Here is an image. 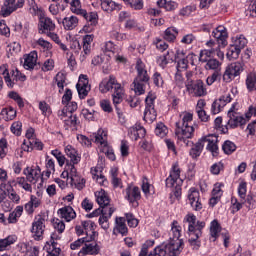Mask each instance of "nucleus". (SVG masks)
<instances>
[{
    "mask_svg": "<svg viewBox=\"0 0 256 256\" xmlns=\"http://www.w3.org/2000/svg\"><path fill=\"white\" fill-rule=\"evenodd\" d=\"M32 233L34 234V239L40 241L45 233V218L42 216H37L32 224Z\"/></svg>",
    "mask_w": 256,
    "mask_h": 256,
    "instance_id": "11",
    "label": "nucleus"
},
{
    "mask_svg": "<svg viewBox=\"0 0 256 256\" xmlns=\"http://www.w3.org/2000/svg\"><path fill=\"white\" fill-rule=\"evenodd\" d=\"M100 106L103 111L106 113H111L113 111V108L111 107V102L109 100H102L100 101Z\"/></svg>",
    "mask_w": 256,
    "mask_h": 256,
    "instance_id": "60",
    "label": "nucleus"
},
{
    "mask_svg": "<svg viewBox=\"0 0 256 256\" xmlns=\"http://www.w3.org/2000/svg\"><path fill=\"white\" fill-rule=\"evenodd\" d=\"M178 33L175 28H167L164 32V39L169 42L175 41Z\"/></svg>",
    "mask_w": 256,
    "mask_h": 256,
    "instance_id": "39",
    "label": "nucleus"
},
{
    "mask_svg": "<svg viewBox=\"0 0 256 256\" xmlns=\"http://www.w3.org/2000/svg\"><path fill=\"white\" fill-rule=\"evenodd\" d=\"M55 81L57 83V87L60 88L59 93H63L65 81H67V77L65 76V74L59 72L55 77Z\"/></svg>",
    "mask_w": 256,
    "mask_h": 256,
    "instance_id": "44",
    "label": "nucleus"
},
{
    "mask_svg": "<svg viewBox=\"0 0 256 256\" xmlns=\"http://www.w3.org/2000/svg\"><path fill=\"white\" fill-rule=\"evenodd\" d=\"M66 108H63L61 111H59L58 115L59 117H65L66 113H71L77 111V102H71L70 104H66Z\"/></svg>",
    "mask_w": 256,
    "mask_h": 256,
    "instance_id": "37",
    "label": "nucleus"
},
{
    "mask_svg": "<svg viewBox=\"0 0 256 256\" xmlns=\"http://www.w3.org/2000/svg\"><path fill=\"white\" fill-rule=\"evenodd\" d=\"M186 223H188V233H190V227H193L194 231H197L201 225L205 227V222H197V217L193 214H188L185 217Z\"/></svg>",
    "mask_w": 256,
    "mask_h": 256,
    "instance_id": "28",
    "label": "nucleus"
},
{
    "mask_svg": "<svg viewBox=\"0 0 256 256\" xmlns=\"http://www.w3.org/2000/svg\"><path fill=\"white\" fill-rule=\"evenodd\" d=\"M1 115H6L5 121H13L17 117V111L13 107L4 108L1 111Z\"/></svg>",
    "mask_w": 256,
    "mask_h": 256,
    "instance_id": "36",
    "label": "nucleus"
},
{
    "mask_svg": "<svg viewBox=\"0 0 256 256\" xmlns=\"http://www.w3.org/2000/svg\"><path fill=\"white\" fill-rule=\"evenodd\" d=\"M222 149L226 155H231L237 149V146L232 141L227 140L224 142Z\"/></svg>",
    "mask_w": 256,
    "mask_h": 256,
    "instance_id": "46",
    "label": "nucleus"
},
{
    "mask_svg": "<svg viewBox=\"0 0 256 256\" xmlns=\"http://www.w3.org/2000/svg\"><path fill=\"white\" fill-rule=\"evenodd\" d=\"M44 249H46L48 256H59L61 254V248L57 247L54 240L51 243L47 242Z\"/></svg>",
    "mask_w": 256,
    "mask_h": 256,
    "instance_id": "30",
    "label": "nucleus"
},
{
    "mask_svg": "<svg viewBox=\"0 0 256 256\" xmlns=\"http://www.w3.org/2000/svg\"><path fill=\"white\" fill-rule=\"evenodd\" d=\"M66 175L67 178L70 179V185H74L77 189H83V187H85V179H81L79 175H77L75 164H70V172H67Z\"/></svg>",
    "mask_w": 256,
    "mask_h": 256,
    "instance_id": "12",
    "label": "nucleus"
},
{
    "mask_svg": "<svg viewBox=\"0 0 256 256\" xmlns=\"http://www.w3.org/2000/svg\"><path fill=\"white\" fill-rule=\"evenodd\" d=\"M246 87L248 91H256V73L248 74L246 78Z\"/></svg>",
    "mask_w": 256,
    "mask_h": 256,
    "instance_id": "34",
    "label": "nucleus"
},
{
    "mask_svg": "<svg viewBox=\"0 0 256 256\" xmlns=\"http://www.w3.org/2000/svg\"><path fill=\"white\" fill-rule=\"evenodd\" d=\"M194 41H197V37L193 34H187L183 36L181 43H184L185 45H191Z\"/></svg>",
    "mask_w": 256,
    "mask_h": 256,
    "instance_id": "58",
    "label": "nucleus"
},
{
    "mask_svg": "<svg viewBox=\"0 0 256 256\" xmlns=\"http://www.w3.org/2000/svg\"><path fill=\"white\" fill-rule=\"evenodd\" d=\"M155 99L153 93H149L145 99L146 108L144 111V121L146 123H153L157 119V111H155Z\"/></svg>",
    "mask_w": 256,
    "mask_h": 256,
    "instance_id": "8",
    "label": "nucleus"
},
{
    "mask_svg": "<svg viewBox=\"0 0 256 256\" xmlns=\"http://www.w3.org/2000/svg\"><path fill=\"white\" fill-rule=\"evenodd\" d=\"M155 135L158 137H165L167 135V126L163 123H158L155 128Z\"/></svg>",
    "mask_w": 256,
    "mask_h": 256,
    "instance_id": "51",
    "label": "nucleus"
},
{
    "mask_svg": "<svg viewBox=\"0 0 256 256\" xmlns=\"http://www.w3.org/2000/svg\"><path fill=\"white\" fill-rule=\"evenodd\" d=\"M137 76L133 81L134 91L136 95L145 94V87L149 85V74L145 69V64L141 60L136 63Z\"/></svg>",
    "mask_w": 256,
    "mask_h": 256,
    "instance_id": "6",
    "label": "nucleus"
},
{
    "mask_svg": "<svg viewBox=\"0 0 256 256\" xmlns=\"http://www.w3.org/2000/svg\"><path fill=\"white\" fill-rule=\"evenodd\" d=\"M99 251H101V248L98 246L97 243L88 242L85 243L84 246L81 248V250L78 253V256L99 255Z\"/></svg>",
    "mask_w": 256,
    "mask_h": 256,
    "instance_id": "18",
    "label": "nucleus"
},
{
    "mask_svg": "<svg viewBox=\"0 0 256 256\" xmlns=\"http://www.w3.org/2000/svg\"><path fill=\"white\" fill-rule=\"evenodd\" d=\"M101 7L103 11L107 13H111V11H115V9H119V6L113 0H100Z\"/></svg>",
    "mask_w": 256,
    "mask_h": 256,
    "instance_id": "33",
    "label": "nucleus"
},
{
    "mask_svg": "<svg viewBox=\"0 0 256 256\" xmlns=\"http://www.w3.org/2000/svg\"><path fill=\"white\" fill-rule=\"evenodd\" d=\"M75 15H81V17H84L89 25H96L97 19H99V16L96 12L87 13V10L83 8H80V13H75Z\"/></svg>",
    "mask_w": 256,
    "mask_h": 256,
    "instance_id": "24",
    "label": "nucleus"
},
{
    "mask_svg": "<svg viewBox=\"0 0 256 256\" xmlns=\"http://www.w3.org/2000/svg\"><path fill=\"white\" fill-rule=\"evenodd\" d=\"M97 197V203L101 207L102 215L99 217V225L107 231L109 229V219L113 213H115V208L113 206H110V200L109 196L105 193V190H101L96 194Z\"/></svg>",
    "mask_w": 256,
    "mask_h": 256,
    "instance_id": "3",
    "label": "nucleus"
},
{
    "mask_svg": "<svg viewBox=\"0 0 256 256\" xmlns=\"http://www.w3.org/2000/svg\"><path fill=\"white\" fill-rule=\"evenodd\" d=\"M227 103H231V94L221 96L218 100L214 101V107H225Z\"/></svg>",
    "mask_w": 256,
    "mask_h": 256,
    "instance_id": "45",
    "label": "nucleus"
},
{
    "mask_svg": "<svg viewBox=\"0 0 256 256\" xmlns=\"http://www.w3.org/2000/svg\"><path fill=\"white\" fill-rule=\"evenodd\" d=\"M195 9H196L195 6H186L180 10V15H182V17H187L191 15V13L195 11Z\"/></svg>",
    "mask_w": 256,
    "mask_h": 256,
    "instance_id": "61",
    "label": "nucleus"
},
{
    "mask_svg": "<svg viewBox=\"0 0 256 256\" xmlns=\"http://www.w3.org/2000/svg\"><path fill=\"white\" fill-rule=\"evenodd\" d=\"M205 69L213 71H221V62L217 59H209L206 63Z\"/></svg>",
    "mask_w": 256,
    "mask_h": 256,
    "instance_id": "40",
    "label": "nucleus"
},
{
    "mask_svg": "<svg viewBox=\"0 0 256 256\" xmlns=\"http://www.w3.org/2000/svg\"><path fill=\"white\" fill-rule=\"evenodd\" d=\"M219 233H221V226L217 220H213L210 226V235L214 238V241L219 236Z\"/></svg>",
    "mask_w": 256,
    "mask_h": 256,
    "instance_id": "38",
    "label": "nucleus"
},
{
    "mask_svg": "<svg viewBox=\"0 0 256 256\" xmlns=\"http://www.w3.org/2000/svg\"><path fill=\"white\" fill-rule=\"evenodd\" d=\"M130 133L133 135L135 141L138 139H143L145 137L147 131L143 128V126L136 124L132 128H130Z\"/></svg>",
    "mask_w": 256,
    "mask_h": 256,
    "instance_id": "29",
    "label": "nucleus"
},
{
    "mask_svg": "<svg viewBox=\"0 0 256 256\" xmlns=\"http://www.w3.org/2000/svg\"><path fill=\"white\" fill-rule=\"evenodd\" d=\"M203 224H201V226L199 228H197L195 230V228H193V226H190V232H188L189 235V243L191 245V247H193V249H199V247L201 246L199 244V241H197V239H199V237H201V235H203Z\"/></svg>",
    "mask_w": 256,
    "mask_h": 256,
    "instance_id": "16",
    "label": "nucleus"
},
{
    "mask_svg": "<svg viewBox=\"0 0 256 256\" xmlns=\"http://www.w3.org/2000/svg\"><path fill=\"white\" fill-rule=\"evenodd\" d=\"M76 89L78 91L80 99H85L87 95L89 94V90L91 89L90 86L86 83H83L82 81H78L76 84Z\"/></svg>",
    "mask_w": 256,
    "mask_h": 256,
    "instance_id": "32",
    "label": "nucleus"
},
{
    "mask_svg": "<svg viewBox=\"0 0 256 256\" xmlns=\"http://www.w3.org/2000/svg\"><path fill=\"white\" fill-rule=\"evenodd\" d=\"M61 119L65 121L66 125L70 127H75L77 125V116L70 113H66L65 116H61Z\"/></svg>",
    "mask_w": 256,
    "mask_h": 256,
    "instance_id": "42",
    "label": "nucleus"
},
{
    "mask_svg": "<svg viewBox=\"0 0 256 256\" xmlns=\"http://www.w3.org/2000/svg\"><path fill=\"white\" fill-rule=\"evenodd\" d=\"M215 81H221V70H216L212 75L208 76L206 79L207 85H212Z\"/></svg>",
    "mask_w": 256,
    "mask_h": 256,
    "instance_id": "50",
    "label": "nucleus"
},
{
    "mask_svg": "<svg viewBox=\"0 0 256 256\" xmlns=\"http://www.w3.org/2000/svg\"><path fill=\"white\" fill-rule=\"evenodd\" d=\"M50 31H55L53 20L49 17H42L39 23V33H45L47 35Z\"/></svg>",
    "mask_w": 256,
    "mask_h": 256,
    "instance_id": "20",
    "label": "nucleus"
},
{
    "mask_svg": "<svg viewBox=\"0 0 256 256\" xmlns=\"http://www.w3.org/2000/svg\"><path fill=\"white\" fill-rule=\"evenodd\" d=\"M213 53H215V49L202 50L200 52L199 61H201V63H208L209 57H211V55H213Z\"/></svg>",
    "mask_w": 256,
    "mask_h": 256,
    "instance_id": "49",
    "label": "nucleus"
},
{
    "mask_svg": "<svg viewBox=\"0 0 256 256\" xmlns=\"http://www.w3.org/2000/svg\"><path fill=\"white\" fill-rule=\"evenodd\" d=\"M245 45H247V39L245 38H238L235 41L234 46L241 51V49H245Z\"/></svg>",
    "mask_w": 256,
    "mask_h": 256,
    "instance_id": "63",
    "label": "nucleus"
},
{
    "mask_svg": "<svg viewBox=\"0 0 256 256\" xmlns=\"http://www.w3.org/2000/svg\"><path fill=\"white\" fill-rule=\"evenodd\" d=\"M186 89L190 95L193 97H205L207 95V88H205V83L202 80H188L186 83Z\"/></svg>",
    "mask_w": 256,
    "mask_h": 256,
    "instance_id": "9",
    "label": "nucleus"
},
{
    "mask_svg": "<svg viewBox=\"0 0 256 256\" xmlns=\"http://www.w3.org/2000/svg\"><path fill=\"white\" fill-rule=\"evenodd\" d=\"M126 198L133 207H139V199H141V190L137 186H128L126 188Z\"/></svg>",
    "mask_w": 256,
    "mask_h": 256,
    "instance_id": "14",
    "label": "nucleus"
},
{
    "mask_svg": "<svg viewBox=\"0 0 256 256\" xmlns=\"http://www.w3.org/2000/svg\"><path fill=\"white\" fill-rule=\"evenodd\" d=\"M206 146L208 151H211L213 157L219 155V146L217 145V136L210 135L202 138L190 150V155L193 159H197L201 155V151Z\"/></svg>",
    "mask_w": 256,
    "mask_h": 256,
    "instance_id": "4",
    "label": "nucleus"
},
{
    "mask_svg": "<svg viewBox=\"0 0 256 256\" xmlns=\"http://www.w3.org/2000/svg\"><path fill=\"white\" fill-rule=\"evenodd\" d=\"M115 85H119L117 79L114 76H110L109 79H103L99 85L101 93H107L110 89H115Z\"/></svg>",
    "mask_w": 256,
    "mask_h": 256,
    "instance_id": "21",
    "label": "nucleus"
},
{
    "mask_svg": "<svg viewBox=\"0 0 256 256\" xmlns=\"http://www.w3.org/2000/svg\"><path fill=\"white\" fill-rule=\"evenodd\" d=\"M25 5V0H5L4 6H2L0 15L2 17H9L11 13L17 11V9H23Z\"/></svg>",
    "mask_w": 256,
    "mask_h": 256,
    "instance_id": "10",
    "label": "nucleus"
},
{
    "mask_svg": "<svg viewBox=\"0 0 256 256\" xmlns=\"http://www.w3.org/2000/svg\"><path fill=\"white\" fill-rule=\"evenodd\" d=\"M212 35L217 39L218 44L213 40H210L206 43L207 47H212L211 49L215 50V53L219 59H224L225 54L221 51L220 47H227V28L225 26H218L213 32Z\"/></svg>",
    "mask_w": 256,
    "mask_h": 256,
    "instance_id": "5",
    "label": "nucleus"
},
{
    "mask_svg": "<svg viewBox=\"0 0 256 256\" xmlns=\"http://www.w3.org/2000/svg\"><path fill=\"white\" fill-rule=\"evenodd\" d=\"M124 96H125V91L123 90V87L121 86V84H115L114 93L112 94V98H113L114 107H115L119 117H121V115L123 114L121 112V109L119 108V105H120V103H123Z\"/></svg>",
    "mask_w": 256,
    "mask_h": 256,
    "instance_id": "13",
    "label": "nucleus"
},
{
    "mask_svg": "<svg viewBox=\"0 0 256 256\" xmlns=\"http://www.w3.org/2000/svg\"><path fill=\"white\" fill-rule=\"evenodd\" d=\"M64 3H69L72 13H81V0H64Z\"/></svg>",
    "mask_w": 256,
    "mask_h": 256,
    "instance_id": "41",
    "label": "nucleus"
},
{
    "mask_svg": "<svg viewBox=\"0 0 256 256\" xmlns=\"http://www.w3.org/2000/svg\"><path fill=\"white\" fill-rule=\"evenodd\" d=\"M22 127H23V124L19 121H16L11 125V132L14 135L19 136L21 135Z\"/></svg>",
    "mask_w": 256,
    "mask_h": 256,
    "instance_id": "52",
    "label": "nucleus"
},
{
    "mask_svg": "<svg viewBox=\"0 0 256 256\" xmlns=\"http://www.w3.org/2000/svg\"><path fill=\"white\" fill-rule=\"evenodd\" d=\"M62 25L66 31H72V29L79 25V19L76 16L65 17L62 20Z\"/></svg>",
    "mask_w": 256,
    "mask_h": 256,
    "instance_id": "27",
    "label": "nucleus"
},
{
    "mask_svg": "<svg viewBox=\"0 0 256 256\" xmlns=\"http://www.w3.org/2000/svg\"><path fill=\"white\" fill-rule=\"evenodd\" d=\"M92 175H94V179H96L97 183H99V185H105V176L103 175H98L97 174V168H95L94 170L92 169Z\"/></svg>",
    "mask_w": 256,
    "mask_h": 256,
    "instance_id": "62",
    "label": "nucleus"
},
{
    "mask_svg": "<svg viewBox=\"0 0 256 256\" xmlns=\"http://www.w3.org/2000/svg\"><path fill=\"white\" fill-rule=\"evenodd\" d=\"M124 3H129L133 9H143V1L142 0H123Z\"/></svg>",
    "mask_w": 256,
    "mask_h": 256,
    "instance_id": "55",
    "label": "nucleus"
},
{
    "mask_svg": "<svg viewBox=\"0 0 256 256\" xmlns=\"http://www.w3.org/2000/svg\"><path fill=\"white\" fill-rule=\"evenodd\" d=\"M7 155V140H0V157L3 159Z\"/></svg>",
    "mask_w": 256,
    "mask_h": 256,
    "instance_id": "64",
    "label": "nucleus"
},
{
    "mask_svg": "<svg viewBox=\"0 0 256 256\" xmlns=\"http://www.w3.org/2000/svg\"><path fill=\"white\" fill-rule=\"evenodd\" d=\"M23 174L26 176L29 183H37L41 177V168L36 167H26L23 171Z\"/></svg>",
    "mask_w": 256,
    "mask_h": 256,
    "instance_id": "17",
    "label": "nucleus"
},
{
    "mask_svg": "<svg viewBox=\"0 0 256 256\" xmlns=\"http://www.w3.org/2000/svg\"><path fill=\"white\" fill-rule=\"evenodd\" d=\"M238 195L240 199H245L247 196V183L241 182L239 187H238Z\"/></svg>",
    "mask_w": 256,
    "mask_h": 256,
    "instance_id": "56",
    "label": "nucleus"
},
{
    "mask_svg": "<svg viewBox=\"0 0 256 256\" xmlns=\"http://www.w3.org/2000/svg\"><path fill=\"white\" fill-rule=\"evenodd\" d=\"M240 53H241V50L239 48H237V46L232 45L228 49L226 57H228V59H230V60L231 59H238Z\"/></svg>",
    "mask_w": 256,
    "mask_h": 256,
    "instance_id": "47",
    "label": "nucleus"
},
{
    "mask_svg": "<svg viewBox=\"0 0 256 256\" xmlns=\"http://www.w3.org/2000/svg\"><path fill=\"white\" fill-rule=\"evenodd\" d=\"M71 99H73V92L71 91V89L67 88L65 90V93L62 97V103L63 105L69 103V101H71Z\"/></svg>",
    "mask_w": 256,
    "mask_h": 256,
    "instance_id": "59",
    "label": "nucleus"
},
{
    "mask_svg": "<svg viewBox=\"0 0 256 256\" xmlns=\"http://www.w3.org/2000/svg\"><path fill=\"white\" fill-rule=\"evenodd\" d=\"M181 237V226L174 220L171 224L170 242L156 247L148 256H177L181 253L183 240Z\"/></svg>",
    "mask_w": 256,
    "mask_h": 256,
    "instance_id": "1",
    "label": "nucleus"
},
{
    "mask_svg": "<svg viewBox=\"0 0 256 256\" xmlns=\"http://www.w3.org/2000/svg\"><path fill=\"white\" fill-rule=\"evenodd\" d=\"M153 82L156 87H163V77L161 76V73L155 72L153 75Z\"/></svg>",
    "mask_w": 256,
    "mask_h": 256,
    "instance_id": "57",
    "label": "nucleus"
},
{
    "mask_svg": "<svg viewBox=\"0 0 256 256\" xmlns=\"http://www.w3.org/2000/svg\"><path fill=\"white\" fill-rule=\"evenodd\" d=\"M15 241H17V238L15 236H8L7 238L0 239V251H5L7 247L13 245Z\"/></svg>",
    "mask_w": 256,
    "mask_h": 256,
    "instance_id": "35",
    "label": "nucleus"
},
{
    "mask_svg": "<svg viewBox=\"0 0 256 256\" xmlns=\"http://www.w3.org/2000/svg\"><path fill=\"white\" fill-rule=\"evenodd\" d=\"M126 219L129 227H137L139 225V220H137V218H135L132 213H127Z\"/></svg>",
    "mask_w": 256,
    "mask_h": 256,
    "instance_id": "53",
    "label": "nucleus"
},
{
    "mask_svg": "<svg viewBox=\"0 0 256 256\" xmlns=\"http://www.w3.org/2000/svg\"><path fill=\"white\" fill-rule=\"evenodd\" d=\"M95 143L107 147V134L103 130H98V134L95 136Z\"/></svg>",
    "mask_w": 256,
    "mask_h": 256,
    "instance_id": "43",
    "label": "nucleus"
},
{
    "mask_svg": "<svg viewBox=\"0 0 256 256\" xmlns=\"http://www.w3.org/2000/svg\"><path fill=\"white\" fill-rule=\"evenodd\" d=\"M58 215H60L61 219H65L67 222L73 221V219L77 217V213H75V210H73V207L71 206L60 208L58 210Z\"/></svg>",
    "mask_w": 256,
    "mask_h": 256,
    "instance_id": "22",
    "label": "nucleus"
},
{
    "mask_svg": "<svg viewBox=\"0 0 256 256\" xmlns=\"http://www.w3.org/2000/svg\"><path fill=\"white\" fill-rule=\"evenodd\" d=\"M175 59L177 61L176 69L177 71H182L187 69L189 65V60H187V56L185 55L184 51H177L175 55Z\"/></svg>",
    "mask_w": 256,
    "mask_h": 256,
    "instance_id": "23",
    "label": "nucleus"
},
{
    "mask_svg": "<svg viewBox=\"0 0 256 256\" xmlns=\"http://www.w3.org/2000/svg\"><path fill=\"white\" fill-rule=\"evenodd\" d=\"M0 35H4V37L11 35V30L7 27L5 20L0 21Z\"/></svg>",
    "mask_w": 256,
    "mask_h": 256,
    "instance_id": "54",
    "label": "nucleus"
},
{
    "mask_svg": "<svg viewBox=\"0 0 256 256\" xmlns=\"http://www.w3.org/2000/svg\"><path fill=\"white\" fill-rule=\"evenodd\" d=\"M0 73L4 75V81H6L8 87H13V82L11 81V76H9L7 65L0 66Z\"/></svg>",
    "mask_w": 256,
    "mask_h": 256,
    "instance_id": "48",
    "label": "nucleus"
},
{
    "mask_svg": "<svg viewBox=\"0 0 256 256\" xmlns=\"http://www.w3.org/2000/svg\"><path fill=\"white\" fill-rule=\"evenodd\" d=\"M243 69V63L241 62H234L228 65L222 76L224 83H231L235 77H239L243 73Z\"/></svg>",
    "mask_w": 256,
    "mask_h": 256,
    "instance_id": "7",
    "label": "nucleus"
},
{
    "mask_svg": "<svg viewBox=\"0 0 256 256\" xmlns=\"http://www.w3.org/2000/svg\"><path fill=\"white\" fill-rule=\"evenodd\" d=\"M114 231H117V233H120V235H127V233H129V230L127 229V225L125 224V218L123 217L116 218V227Z\"/></svg>",
    "mask_w": 256,
    "mask_h": 256,
    "instance_id": "31",
    "label": "nucleus"
},
{
    "mask_svg": "<svg viewBox=\"0 0 256 256\" xmlns=\"http://www.w3.org/2000/svg\"><path fill=\"white\" fill-rule=\"evenodd\" d=\"M194 132L195 128H193V114L185 113L182 118V122L176 123L175 134L179 141H183V143L186 145H191L192 142L187 139H191Z\"/></svg>",
    "mask_w": 256,
    "mask_h": 256,
    "instance_id": "2",
    "label": "nucleus"
},
{
    "mask_svg": "<svg viewBox=\"0 0 256 256\" xmlns=\"http://www.w3.org/2000/svg\"><path fill=\"white\" fill-rule=\"evenodd\" d=\"M188 201L194 211H201V209H203V204L199 201V191L195 188L190 189Z\"/></svg>",
    "mask_w": 256,
    "mask_h": 256,
    "instance_id": "19",
    "label": "nucleus"
},
{
    "mask_svg": "<svg viewBox=\"0 0 256 256\" xmlns=\"http://www.w3.org/2000/svg\"><path fill=\"white\" fill-rule=\"evenodd\" d=\"M37 65V52H31L28 54L24 60V69H27L28 71H32V69H35V66Z\"/></svg>",
    "mask_w": 256,
    "mask_h": 256,
    "instance_id": "25",
    "label": "nucleus"
},
{
    "mask_svg": "<svg viewBox=\"0 0 256 256\" xmlns=\"http://www.w3.org/2000/svg\"><path fill=\"white\" fill-rule=\"evenodd\" d=\"M235 107H232L229 111H228V125H230V127H242V125H245V123H247V120L237 114V112H235Z\"/></svg>",
    "mask_w": 256,
    "mask_h": 256,
    "instance_id": "15",
    "label": "nucleus"
},
{
    "mask_svg": "<svg viewBox=\"0 0 256 256\" xmlns=\"http://www.w3.org/2000/svg\"><path fill=\"white\" fill-rule=\"evenodd\" d=\"M65 154L67 155V157H69L73 165H77L79 161H81V157L79 156V153H77V150H75V148H73V146L71 145H67L65 147Z\"/></svg>",
    "mask_w": 256,
    "mask_h": 256,
    "instance_id": "26",
    "label": "nucleus"
}]
</instances>
